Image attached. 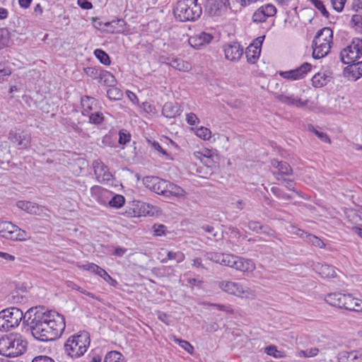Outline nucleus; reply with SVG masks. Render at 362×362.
<instances>
[{
    "mask_svg": "<svg viewBox=\"0 0 362 362\" xmlns=\"http://www.w3.org/2000/svg\"><path fill=\"white\" fill-rule=\"evenodd\" d=\"M24 327H28L32 335L41 341H53L61 336L65 329L63 315L44 306L32 307L25 312Z\"/></svg>",
    "mask_w": 362,
    "mask_h": 362,
    "instance_id": "1",
    "label": "nucleus"
},
{
    "mask_svg": "<svg viewBox=\"0 0 362 362\" xmlns=\"http://www.w3.org/2000/svg\"><path fill=\"white\" fill-rule=\"evenodd\" d=\"M27 347V341L19 334H6L0 338V354L7 357L22 355Z\"/></svg>",
    "mask_w": 362,
    "mask_h": 362,
    "instance_id": "2",
    "label": "nucleus"
},
{
    "mask_svg": "<svg viewBox=\"0 0 362 362\" xmlns=\"http://www.w3.org/2000/svg\"><path fill=\"white\" fill-rule=\"evenodd\" d=\"M90 334L86 331L79 332L70 337L64 345L65 353L71 358L83 356L90 345Z\"/></svg>",
    "mask_w": 362,
    "mask_h": 362,
    "instance_id": "3",
    "label": "nucleus"
},
{
    "mask_svg": "<svg viewBox=\"0 0 362 362\" xmlns=\"http://www.w3.org/2000/svg\"><path fill=\"white\" fill-rule=\"evenodd\" d=\"M173 13L180 21H195L202 14V7L197 0H180L177 2Z\"/></svg>",
    "mask_w": 362,
    "mask_h": 362,
    "instance_id": "4",
    "label": "nucleus"
},
{
    "mask_svg": "<svg viewBox=\"0 0 362 362\" xmlns=\"http://www.w3.org/2000/svg\"><path fill=\"white\" fill-rule=\"evenodd\" d=\"M0 235L7 240H25L27 233L9 221L0 222Z\"/></svg>",
    "mask_w": 362,
    "mask_h": 362,
    "instance_id": "5",
    "label": "nucleus"
},
{
    "mask_svg": "<svg viewBox=\"0 0 362 362\" xmlns=\"http://www.w3.org/2000/svg\"><path fill=\"white\" fill-rule=\"evenodd\" d=\"M340 55L344 64L356 62L362 55V40L354 38L351 45L341 51Z\"/></svg>",
    "mask_w": 362,
    "mask_h": 362,
    "instance_id": "6",
    "label": "nucleus"
},
{
    "mask_svg": "<svg viewBox=\"0 0 362 362\" xmlns=\"http://www.w3.org/2000/svg\"><path fill=\"white\" fill-rule=\"evenodd\" d=\"M240 272L252 271L255 267L251 259H245L236 255L226 254L223 264Z\"/></svg>",
    "mask_w": 362,
    "mask_h": 362,
    "instance_id": "7",
    "label": "nucleus"
},
{
    "mask_svg": "<svg viewBox=\"0 0 362 362\" xmlns=\"http://www.w3.org/2000/svg\"><path fill=\"white\" fill-rule=\"evenodd\" d=\"M230 6L229 0H206L205 11L211 16H219Z\"/></svg>",
    "mask_w": 362,
    "mask_h": 362,
    "instance_id": "8",
    "label": "nucleus"
},
{
    "mask_svg": "<svg viewBox=\"0 0 362 362\" xmlns=\"http://www.w3.org/2000/svg\"><path fill=\"white\" fill-rule=\"evenodd\" d=\"M2 312V315L5 316L10 329L18 327L22 320H25V313L23 314L20 308L11 307L3 310Z\"/></svg>",
    "mask_w": 362,
    "mask_h": 362,
    "instance_id": "9",
    "label": "nucleus"
},
{
    "mask_svg": "<svg viewBox=\"0 0 362 362\" xmlns=\"http://www.w3.org/2000/svg\"><path fill=\"white\" fill-rule=\"evenodd\" d=\"M143 182L146 187L149 188L153 192L165 197L168 183V181L160 179L158 177L147 176L143 179Z\"/></svg>",
    "mask_w": 362,
    "mask_h": 362,
    "instance_id": "10",
    "label": "nucleus"
},
{
    "mask_svg": "<svg viewBox=\"0 0 362 362\" xmlns=\"http://www.w3.org/2000/svg\"><path fill=\"white\" fill-rule=\"evenodd\" d=\"M94 173L100 182L107 183L112 180L113 176L110 172L108 167L98 159L93 162Z\"/></svg>",
    "mask_w": 362,
    "mask_h": 362,
    "instance_id": "11",
    "label": "nucleus"
},
{
    "mask_svg": "<svg viewBox=\"0 0 362 362\" xmlns=\"http://www.w3.org/2000/svg\"><path fill=\"white\" fill-rule=\"evenodd\" d=\"M312 65L310 63L305 62L300 66L286 71H281L279 75L288 80H298L304 78V76L311 69Z\"/></svg>",
    "mask_w": 362,
    "mask_h": 362,
    "instance_id": "12",
    "label": "nucleus"
},
{
    "mask_svg": "<svg viewBox=\"0 0 362 362\" xmlns=\"http://www.w3.org/2000/svg\"><path fill=\"white\" fill-rule=\"evenodd\" d=\"M213 38L214 37L212 35L205 32H202L197 35L191 36L188 40V42L191 47L199 49L208 45Z\"/></svg>",
    "mask_w": 362,
    "mask_h": 362,
    "instance_id": "13",
    "label": "nucleus"
},
{
    "mask_svg": "<svg viewBox=\"0 0 362 362\" xmlns=\"http://www.w3.org/2000/svg\"><path fill=\"white\" fill-rule=\"evenodd\" d=\"M9 139L21 148H27L30 143V135L20 129L11 130L9 132Z\"/></svg>",
    "mask_w": 362,
    "mask_h": 362,
    "instance_id": "14",
    "label": "nucleus"
},
{
    "mask_svg": "<svg viewBox=\"0 0 362 362\" xmlns=\"http://www.w3.org/2000/svg\"><path fill=\"white\" fill-rule=\"evenodd\" d=\"M226 58L230 61L238 60L243 54V48L238 42L228 45L224 48Z\"/></svg>",
    "mask_w": 362,
    "mask_h": 362,
    "instance_id": "15",
    "label": "nucleus"
},
{
    "mask_svg": "<svg viewBox=\"0 0 362 362\" xmlns=\"http://www.w3.org/2000/svg\"><path fill=\"white\" fill-rule=\"evenodd\" d=\"M344 69V74L349 78L356 81L362 76V62L347 64Z\"/></svg>",
    "mask_w": 362,
    "mask_h": 362,
    "instance_id": "16",
    "label": "nucleus"
},
{
    "mask_svg": "<svg viewBox=\"0 0 362 362\" xmlns=\"http://www.w3.org/2000/svg\"><path fill=\"white\" fill-rule=\"evenodd\" d=\"M337 359L339 362H362V351H343L338 354Z\"/></svg>",
    "mask_w": 362,
    "mask_h": 362,
    "instance_id": "17",
    "label": "nucleus"
},
{
    "mask_svg": "<svg viewBox=\"0 0 362 362\" xmlns=\"http://www.w3.org/2000/svg\"><path fill=\"white\" fill-rule=\"evenodd\" d=\"M346 295L341 293H332L327 294L325 300L330 305L343 309Z\"/></svg>",
    "mask_w": 362,
    "mask_h": 362,
    "instance_id": "18",
    "label": "nucleus"
},
{
    "mask_svg": "<svg viewBox=\"0 0 362 362\" xmlns=\"http://www.w3.org/2000/svg\"><path fill=\"white\" fill-rule=\"evenodd\" d=\"M332 30L329 28H323L317 33L313 41V44L332 43Z\"/></svg>",
    "mask_w": 362,
    "mask_h": 362,
    "instance_id": "19",
    "label": "nucleus"
},
{
    "mask_svg": "<svg viewBox=\"0 0 362 362\" xmlns=\"http://www.w3.org/2000/svg\"><path fill=\"white\" fill-rule=\"evenodd\" d=\"M274 97L279 101L288 105H293L298 107H302L307 105L308 101H302L300 98H293V96H286L283 94L275 93Z\"/></svg>",
    "mask_w": 362,
    "mask_h": 362,
    "instance_id": "20",
    "label": "nucleus"
},
{
    "mask_svg": "<svg viewBox=\"0 0 362 362\" xmlns=\"http://www.w3.org/2000/svg\"><path fill=\"white\" fill-rule=\"evenodd\" d=\"M331 44L332 43L313 44V57L319 59L325 57L330 52Z\"/></svg>",
    "mask_w": 362,
    "mask_h": 362,
    "instance_id": "21",
    "label": "nucleus"
},
{
    "mask_svg": "<svg viewBox=\"0 0 362 362\" xmlns=\"http://www.w3.org/2000/svg\"><path fill=\"white\" fill-rule=\"evenodd\" d=\"M162 114L168 118H174L180 114V106L177 103L167 102L162 109Z\"/></svg>",
    "mask_w": 362,
    "mask_h": 362,
    "instance_id": "22",
    "label": "nucleus"
},
{
    "mask_svg": "<svg viewBox=\"0 0 362 362\" xmlns=\"http://www.w3.org/2000/svg\"><path fill=\"white\" fill-rule=\"evenodd\" d=\"M315 270L323 278H334L336 272L334 267L328 264L317 263Z\"/></svg>",
    "mask_w": 362,
    "mask_h": 362,
    "instance_id": "23",
    "label": "nucleus"
},
{
    "mask_svg": "<svg viewBox=\"0 0 362 362\" xmlns=\"http://www.w3.org/2000/svg\"><path fill=\"white\" fill-rule=\"evenodd\" d=\"M262 43V40L259 41V45H250L246 48L245 50V56L247 58V62L250 64H254L256 60L258 59L260 52H261V45Z\"/></svg>",
    "mask_w": 362,
    "mask_h": 362,
    "instance_id": "24",
    "label": "nucleus"
},
{
    "mask_svg": "<svg viewBox=\"0 0 362 362\" xmlns=\"http://www.w3.org/2000/svg\"><path fill=\"white\" fill-rule=\"evenodd\" d=\"M221 288L226 292L239 296L243 293V288L238 283L232 281H223L220 284Z\"/></svg>",
    "mask_w": 362,
    "mask_h": 362,
    "instance_id": "25",
    "label": "nucleus"
},
{
    "mask_svg": "<svg viewBox=\"0 0 362 362\" xmlns=\"http://www.w3.org/2000/svg\"><path fill=\"white\" fill-rule=\"evenodd\" d=\"M16 205L18 208L23 209L27 213L35 215L40 214V209L39 206L34 202L28 201H18L17 202Z\"/></svg>",
    "mask_w": 362,
    "mask_h": 362,
    "instance_id": "26",
    "label": "nucleus"
},
{
    "mask_svg": "<svg viewBox=\"0 0 362 362\" xmlns=\"http://www.w3.org/2000/svg\"><path fill=\"white\" fill-rule=\"evenodd\" d=\"M98 82L104 86L111 87L116 86L117 80L113 74L103 69L102 72H100V76Z\"/></svg>",
    "mask_w": 362,
    "mask_h": 362,
    "instance_id": "27",
    "label": "nucleus"
},
{
    "mask_svg": "<svg viewBox=\"0 0 362 362\" xmlns=\"http://www.w3.org/2000/svg\"><path fill=\"white\" fill-rule=\"evenodd\" d=\"M185 195V191L180 186L168 182L166 192V197H183Z\"/></svg>",
    "mask_w": 362,
    "mask_h": 362,
    "instance_id": "28",
    "label": "nucleus"
},
{
    "mask_svg": "<svg viewBox=\"0 0 362 362\" xmlns=\"http://www.w3.org/2000/svg\"><path fill=\"white\" fill-rule=\"evenodd\" d=\"M293 170L291 165L285 162L282 161L280 164L277 171L273 172V175L278 180H281L284 175H292Z\"/></svg>",
    "mask_w": 362,
    "mask_h": 362,
    "instance_id": "29",
    "label": "nucleus"
},
{
    "mask_svg": "<svg viewBox=\"0 0 362 362\" xmlns=\"http://www.w3.org/2000/svg\"><path fill=\"white\" fill-rule=\"evenodd\" d=\"M330 76L325 73H317L312 78L313 86L315 88H321L327 85L329 81Z\"/></svg>",
    "mask_w": 362,
    "mask_h": 362,
    "instance_id": "30",
    "label": "nucleus"
},
{
    "mask_svg": "<svg viewBox=\"0 0 362 362\" xmlns=\"http://www.w3.org/2000/svg\"><path fill=\"white\" fill-rule=\"evenodd\" d=\"M169 64L174 69L181 71H188L191 69V64L182 59H173Z\"/></svg>",
    "mask_w": 362,
    "mask_h": 362,
    "instance_id": "31",
    "label": "nucleus"
},
{
    "mask_svg": "<svg viewBox=\"0 0 362 362\" xmlns=\"http://www.w3.org/2000/svg\"><path fill=\"white\" fill-rule=\"evenodd\" d=\"M107 96L111 100H119L123 97V92L115 86L110 87L107 90Z\"/></svg>",
    "mask_w": 362,
    "mask_h": 362,
    "instance_id": "32",
    "label": "nucleus"
},
{
    "mask_svg": "<svg viewBox=\"0 0 362 362\" xmlns=\"http://www.w3.org/2000/svg\"><path fill=\"white\" fill-rule=\"evenodd\" d=\"M104 362H124V358L119 352L111 351L105 355Z\"/></svg>",
    "mask_w": 362,
    "mask_h": 362,
    "instance_id": "33",
    "label": "nucleus"
},
{
    "mask_svg": "<svg viewBox=\"0 0 362 362\" xmlns=\"http://www.w3.org/2000/svg\"><path fill=\"white\" fill-rule=\"evenodd\" d=\"M225 256L226 254L224 253L214 252H206L204 255L206 259L214 262L216 263H218L221 265L223 264Z\"/></svg>",
    "mask_w": 362,
    "mask_h": 362,
    "instance_id": "34",
    "label": "nucleus"
},
{
    "mask_svg": "<svg viewBox=\"0 0 362 362\" xmlns=\"http://www.w3.org/2000/svg\"><path fill=\"white\" fill-rule=\"evenodd\" d=\"M303 238L308 243L320 248H322L325 245L320 238L313 234L305 233V236H303Z\"/></svg>",
    "mask_w": 362,
    "mask_h": 362,
    "instance_id": "35",
    "label": "nucleus"
},
{
    "mask_svg": "<svg viewBox=\"0 0 362 362\" xmlns=\"http://www.w3.org/2000/svg\"><path fill=\"white\" fill-rule=\"evenodd\" d=\"M6 298L8 302L13 304L21 303L24 300V296L19 292L18 289L12 291Z\"/></svg>",
    "mask_w": 362,
    "mask_h": 362,
    "instance_id": "36",
    "label": "nucleus"
},
{
    "mask_svg": "<svg viewBox=\"0 0 362 362\" xmlns=\"http://www.w3.org/2000/svg\"><path fill=\"white\" fill-rule=\"evenodd\" d=\"M95 57L104 65H110L111 63L109 55L103 49H96L94 51Z\"/></svg>",
    "mask_w": 362,
    "mask_h": 362,
    "instance_id": "37",
    "label": "nucleus"
},
{
    "mask_svg": "<svg viewBox=\"0 0 362 362\" xmlns=\"http://www.w3.org/2000/svg\"><path fill=\"white\" fill-rule=\"evenodd\" d=\"M81 102L83 108V115H86L85 112L88 113V111L92 110V105L95 103V100L93 98L85 95L81 98Z\"/></svg>",
    "mask_w": 362,
    "mask_h": 362,
    "instance_id": "38",
    "label": "nucleus"
},
{
    "mask_svg": "<svg viewBox=\"0 0 362 362\" xmlns=\"http://www.w3.org/2000/svg\"><path fill=\"white\" fill-rule=\"evenodd\" d=\"M125 202V199L122 195L115 194L108 202V204L110 207L119 209L122 207Z\"/></svg>",
    "mask_w": 362,
    "mask_h": 362,
    "instance_id": "39",
    "label": "nucleus"
},
{
    "mask_svg": "<svg viewBox=\"0 0 362 362\" xmlns=\"http://www.w3.org/2000/svg\"><path fill=\"white\" fill-rule=\"evenodd\" d=\"M10 40V35L8 29L0 28V49L8 46Z\"/></svg>",
    "mask_w": 362,
    "mask_h": 362,
    "instance_id": "40",
    "label": "nucleus"
},
{
    "mask_svg": "<svg viewBox=\"0 0 362 362\" xmlns=\"http://www.w3.org/2000/svg\"><path fill=\"white\" fill-rule=\"evenodd\" d=\"M356 303L357 299L353 298L351 294H347L343 309L355 312L356 308Z\"/></svg>",
    "mask_w": 362,
    "mask_h": 362,
    "instance_id": "41",
    "label": "nucleus"
},
{
    "mask_svg": "<svg viewBox=\"0 0 362 362\" xmlns=\"http://www.w3.org/2000/svg\"><path fill=\"white\" fill-rule=\"evenodd\" d=\"M90 192L92 195H94L97 197L98 201L100 203L105 204V202H103L100 200V197L105 195V194L108 193L107 190L103 189L101 187L95 185L90 188Z\"/></svg>",
    "mask_w": 362,
    "mask_h": 362,
    "instance_id": "42",
    "label": "nucleus"
},
{
    "mask_svg": "<svg viewBox=\"0 0 362 362\" xmlns=\"http://www.w3.org/2000/svg\"><path fill=\"white\" fill-rule=\"evenodd\" d=\"M264 352L267 355L272 356L276 358H284L285 356V354L283 352L278 351L276 349V347L274 345H270V346L265 347Z\"/></svg>",
    "mask_w": 362,
    "mask_h": 362,
    "instance_id": "43",
    "label": "nucleus"
},
{
    "mask_svg": "<svg viewBox=\"0 0 362 362\" xmlns=\"http://www.w3.org/2000/svg\"><path fill=\"white\" fill-rule=\"evenodd\" d=\"M102 69H97L95 67H86L84 68V73L89 77L93 79L97 80L98 81L100 72H102Z\"/></svg>",
    "mask_w": 362,
    "mask_h": 362,
    "instance_id": "44",
    "label": "nucleus"
},
{
    "mask_svg": "<svg viewBox=\"0 0 362 362\" xmlns=\"http://www.w3.org/2000/svg\"><path fill=\"white\" fill-rule=\"evenodd\" d=\"M201 229L203 230L206 233H211L215 241H218V240H221L223 238V233L214 232V228L212 226L204 225L201 227Z\"/></svg>",
    "mask_w": 362,
    "mask_h": 362,
    "instance_id": "45",
    "label": "nucleus"
},
{
    "mask_svg": "<svg viewBox=\"0 0 362 362\" xmlns=\"http://www.w3.org/2000/svg\"><path fill=\"white\" fill-rule=\"evenodd\" d=\"M310 2L313 4V5L318 9L322 15L325 17L326 18H328L329 16V13L327 11V10L325 8V6L324 5L323 2L320 0H310Z\"/></svg>",
    "mask_w": 362,
    "mask_h": 362,
    "instance_id": "46",
    "label": "nucleus"
},
{
    "mask_svg": "<svg viewBox=\"0 0 362 362\" xmlns=\"http://www.w3.org/2000/svg\"><path fill=\"white\" fill-rule=\"evenodd\" d=\"M174 341L177 343L182 349H184L187 353L192 354L194 352V347L187 341L178 339L173 337Z\"/></svg>",
    "mask_w": 362,
    "mask_h": 362,
    "instance_id": "47",
    "label": "nucleus"
},
{
    "mask_svg": "<svg viewBox=\"0 0 362 362\" xmlns=\"http://www.w3.org/2000/svg\"><path fill=\"white\" fill-rule=\"evenodd\" d=\"M11 70L9 67L6 66L5 64L0 63V82L6 81L11 75Z\"/></svg>",
    "mask_w": 362,
    "mask_h": 362,
    "instance_id": "48",
    "label": "nucleus"
},
{
    "mask_svg": "<svg viewBox=\"0 0 362 362\" xmlns=\"http://www.w3.org/2000/svg\"><path fill=\"white\" fill-rule=\"evenodd\" d=\"M196 135L204 140H209L211 138V131L206 127H201L197 129Z\"/></svg>",
    "mask_w": 362,
    "mask_h": 362,
    "instance_id": "49",
    "label": "nucleus"
},
{
    "mask_svg": "<svg viewBox=\"0 0 362 362\" xmlns=\"http://www.w3.org/2000/svg\"><path fill=\"white\" fill-rule=\"evenodd\" d=\"M104 121V117L102 112H97L89 115V122L95 124H100Z\"/></svg>",
    "mask_w": 362,
    "mask_h": 362,
    "instance_id": "50",
    "label": "nucleus"
},
{
    "mask_svg": "<svg viewBox=\"0 0 362 362\" xmlns=\"http://www.w3.org/2000/svg\"><path fill=\"white\" fill-rule=\"evenodd\" d=\"M168 259H175L177 263L182 262L185 259V255L181 252L169 251L167 254Z\"/></svg>",
    "mask_w": 362,
    "mask_h": 362,
    "instance_id": "51",
    "label": "nucleus"
},
{
    "mask_svg": "<svg viewBox=\"0 0 362 362\" xmlns=\"http://www.w3.org/2000/svg\"><path fill=\"white\" fill-rule=\"evenodd\" d=\"M83 267L91 272L95 273L96 274H99V273H103L104 275L105 274V270L98 266L94 263H90L83 266Z\"/></svg>",
    "mask_w": 362,
    "mask_h": 362,
    "instance_id": "52",
    "label": "nucleus"
},
{
    "mask_svg": "<svg viewBox=\"0 0 362 362\" xmlns=\"http://www.w3.org/2000/svg\"><path fill=\"white\" fill-rule=\"evenodd\" d=\"M272 192L278 198L290 200L292 197L291 195L284 192L280 188L276 187H272L271 189Z\"/></svg>",
    "mask_w": 362,
    "mask_h": 362,
    "instance_id": "53",
    "label": "nucleus"
},
{
    "mask_svg": "<svg viewBox=\"0 0 362 362\" xmlns=\"http://www.w3.org/2000/svg\"><path fill=\"white\" fill-rule=\"evenodd\" d=\"M247 226L250 230L256 233H259L261 230L265 228L260 222L255 221H250L247 223Z\"/></svg>",
    "mask_w": 362,
    "mask_h": 362,
    "instance_id": "54",
    "label": "nucleus"
},
{
    "mask_svg": "<svg viewBox=\"0 0 362 362\" xmlns=\"http://www.w3.org/2000/svg\"><path fill=\"white\" fill-rule=\"evenodd\" d=\"M309 129L312 131L322 141L330 143V139L326 133L320 132L315 129L313 127H309Z\"/></svg>",
    "mask_w": 362,
    "mask_h": 362,
    "instance_id": "55",
    "label": "nucleus"
},
{
    "mask_svg": "<svg viewBox=\"0 0 362 362\" xmlns=\"http://www.w3.org/2000/svg\"><path fill=\"white\" fill-rule=\"evenodd\" d=\"M346 0H330L333 8L337 11L341 12L344 9V4Z\"/></svg>",
    "mask_w": 362,
    "mask_h": 362,
    "instance_id": "56",
    "label": "nucleus"
},
{
    "mask_svg": "<svg viewBox=\"0 0 362 362\" xmlns=\"http://www.w3.org/2000/svg\"><path fill=\"white\" fill-rule=\"evenodd\" d=\"M148 142L151 144V146L154 150L157 151L159 153L162 154L163 156H165L166 157H170V155L167 153V151L163 149L160 144L156 141L151 142L148 141Z\"/></svg>",
    "mask_w": 362,
    "mask_h": 362,
    "instance_id": "57",
    "label": "nucleus"
},
{
    "mask_svg": "<svg viewBox=\"0 0 362 362\" xmlns=\"http://www.w3.org/2000/svg\"><path fill=\"white\" fill-rule=\"evenodd\" d=\"M262 11H259L257 10L252 16V21L254 23H263L266 21L267 17L265 16V14H262Z\"/></svg>",
    "mask_w": 362,
    "mask_h": 362,
    "instance_id": "58",
    "label": "nucleus"
},
{
    "mask_svg": "<svg viewBox=\"0 0 362 362\" xmlns=\"http://www.w3.org/2000/svg\"><path fill=\"white\" fill-rule=\"evenodd\" d=\"M263 6L264 8V10H266L265 16L267 18L274 16L276 13V8L273 4H267L263 5Z\"/></svg>",
    "mask_w": 362,
    "mask_h": 362,
    "instance_id": "59",
    "label": "nucleus"
},
{
    "mask_svg": "<svg viewBox=\"0 0 362 362\" xmlns=\"http://www.w3.org/2000/svg\"><path fill=\"white\" fill-rule=\"evenodd\" d=\"M2 310L0 312V331H8L10 330L8 322H6L5 316L2 315Z\"/></svg>",
    "mask_w": 362,
    "mask_h": 362,
    "instance_id": "60",
    "label": "nucleus"
},
{
    "mask_svg": "<svg viewBox=\"0 0 362 362\" xmlns=\"http://www.w3.org/2000/svg\"><path fill=\"white\" fill-rule=\"evenodd\" d=\"M119 137L118 141L119 144H126L130 141L131 135L129 133L119 131Z\"/></svg>",
    "mask_w": 362,
    "mask_h": 362,
    "instance_id": "61",
    "label": "nucleus"
},
{
    "mask_svg": "<svg viewBox=\"0 0 362 362\" xmlns=\"http://www.w3.org/2000/svg\"><path fill=\"white\" fill-rule=\"evenodd\" d=\"M105 274L104 275L103 273H99L98 276L102 277L106 282H107L112 286H116L117 285V282L115 279H112L105 271Z\"/></svg>",
    "mask_w": 362,
    "mask_h": 362,
    "instance_id": "62",
    "label": "nucleus"
},
{
    "mask_svg": "<svg viewBox=\"0 0 362 362\" xmlns=\"http://www.w3.org/2000/svg\"><path fill=\"white\" fill-rule=\"evenodd\" d=\"M187 122L190 125H194L197 122H199V118L194 113L190 112L187 115Z\"/></svg>",
    "mask_w": 362,
    "mask_h": 362,
    "instance_id": "63",
    "label": "nucleus"
},
{
    "mask_svg": "<svg viewBox=\"0 0 362 362\" xmlns=\"http://www.w3.org/2000/svg\"><path fill=\"white\" fill-rule=\"evenodd\" d=\"M32 362H54V361L47 356H38L35 357Z\"/></svg>",
    "mask_w": 362,
    "mask_h": 362,
    "instance_id": "64",
    "label": "nucleus"
}]
</instances>
